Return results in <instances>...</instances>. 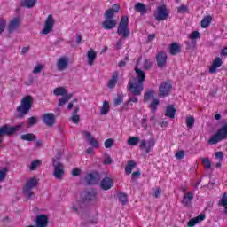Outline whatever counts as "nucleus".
<instances>
[{"mask_svg":"<svg viewBox=\"0 0 227 227\" xmlns=\"http://www.w3.org/2000/svg\"><path fill=\"white\" fill-rule=\"evenodd\" d=\"M135 72L137 74V78L134 79V82H129V90L131 95L139 96L143 90H145L144 82L146 79V73L139 69V67H135Z\"/></svg>","mask_w":227,"mask_h":227,"instance_id":"f257e3e1","label":"nucleus"},{"mask_svg":"<svg viewBox=\"0 0 227 227\" xmlns=\"http://www.w3.org/2000/svg\"><path fill=\"white\" fill-rule=\"evenodd\" d=\"M81 198L82 201H78L77 205L73 206L72 210H74V212H81V210L84 208L85 203H90V201L97 200V192L95 190L85 191L82 193Z\"/></svg>","mask_w":227,"mask_h":227,"instance_id":"f03ea898","label":"nucleus"},{"mask_svg":"<svg viewBox=\"0 0 227 227\" xmlns=\"http://www.w3.org/2000/svg\"><path fill=\"white\" fill-rule=\"evenodd\" d=\"M33 98L31 96H27L22 98L20 105L16 108V111L20 113L16 116L19 120L24 118L26 114H28L29 111H31V107L33 106Z\"/></svg>","mask_w":227,"mask_h":227,"instance_id":"7ed1b4c3","label":"nucleus"},{"mask_svg":"<svg viewBox=\"0 0 227 227\" xmlns=\"http://www.w3.org/2000/svg\"><path fill=\"white\" fill-rule=\"evenodd\" d=\"M104 19L106 20L102 23V27L106 31L113 29L114 27V6L106 11Z\"/></svg>","mask_w":227,"mask_h":227,"instance_id":"20e7f679","label":"nucleus"},{"mask_svg":"<svg viewBox=\"0 0 227 227\" xmlns=\"http://www.w3.org/2000/svg\"><path fill=\"white\" fill-rule=\"evenodd\" d=\"M24 129V122H20L15 126H10L9 124H4L0 127V137L2 136H13V134H17V132H20Z\"/></svg>","mask_w":227,"mask_h":227,"instance_id":"39448f33","label":"nucleus"},{"mask_svg":"<svg viewBox=\"0 0 227 227\" xmlns=\"http://www.w3.org/2000/svg\"><path fill=\"white\" fill-rule=\"evenodd\" d=\"M117 34L121 36V38H129L130 36V29H129V17L122 16L119 27L117 28Z\"/></svg>","mask_w":227,"mask_h":227,"instance_id":"423d86ee","label":"nucleus"},{"mask_svg":"<svg viewBox=\"0 0 227 227\" xmlns=\"http://www.w3.org/2000/svg\"><path fill=\"white\" fill-rule=\"evenodd\" d=\"M227 137V123L220 128L217 132L209 138L208 145H217L220 141H223Z\"/></svg>","mask_w":227,"mask_h":227,"instance_id":"0eeeda50","label":"nucleus"},{"mask_svg":"<svg viewBox=\"0 0 227 227\" xmlns=\"http://www.w3.org/2000/svg\"><path fill=\"white\" fill-rule=\"evenodd\" d=\"M59 157H57L52 160L53 176H55L57 180H61L63 175H65V165L59 161Z\"/></svg>","mask_w":227,"mask_h":227,"instance_id":"6e6552de","label":"nucleus"},{"mask_svg":"<svg viewBox=\"0 0 227 227\" xmlns=\"http://www.w3.org/2000/svg\"><path fill=\"white\" fill-rule=\"evenodd\" d=\"M36 185H38V180L35 179V177H32L26 182L23 188V194L27 198V200H31V198H33V192H31V190L35 189Z\"/></svg>","mask_w":227,"mask_h":227,"instance_id":"1a4fd4ad","label":"nucleus"},{"mask_svg":"<svg viewBox=\"0 0 227 227\" xmlns=\"http://www.w3.org/2000/svg\"><path fill=\"white\" fill-rule=\"evenodd\" d=\"M168 17H169L168 7L165 4L158 6L156 12H154L155 20L158 22H161V20H166Z\"/></svg>","mask_w":227,"mask_h":227,"instance_id":"9d476101","label":"nucleus"},{"mask_svg":"<svg viewBox=\"0 0 227 227\" xmlns=\"http://www.w3.org/2000/svg\"><path fill=\"white\" fill-rule=\"evenodd\" d=\"M102 179V176L98 172L89 173L84 177L85 185H97Z\"/></svg>","mask_w":227,"mask_h":227,"instance_id":"9b49d317","label":"nucleus"},{"mask_svg":"<svg viewBox=\"0 0 227 227\" xmlns=\"http://www.w3.org/2000/svg\"><path fill=\"white\" fill-rule=\"evenodd\" d=\"M54 24H56V21L54 20L52 14H50L46 18L44 28L41 31V35H49V33L52 31Z\"/></svg>","mask_w":227,"mask_h":227,"instance_id":"f8f14e48","label":"nucleus"},{"mask_svg":"<svg viewBox=\"0 0 227 227\" xmlns=\"http://www.w3.org/2000/svg\"><path fill=\"white\" fill-rule=\"evenodd\" d=\"M173 86L169 82H163L159 87V97H168L171 93Z\"/></svg>","mask_w":227,"mask_h":227,"instance_id":"ddd939ff","label":"nucleus"},{"mask_svg":"<svg viewBox=\"0 0 227 227\" xmlns=\"http://www.w3.org/2000/svg\"><path fill=\"white\" fill-rule=\"evenodd\" d=\"M153 146H155V139L150 138L148 141L142 140L139 148L140 150H143V152H145V153H150Z\"/></svg>","mask_w":227,"mask_h":227,"instance_id":"4468645a","label":"nucleus"},{"mask_svg":"<svg viewBox=\"0 0 227 227\" xmlns=\"http://www.w3.org/2000/svg\"><path fill=\"white\" fill-rule=\"evenodd\" d=\"M156 63L158 68L166 67V63H168V54L165 51H160L156 55Z\"/></svg>","mask_w":227,"mask_h":227,"instance_id":"2eb2a0df","label":"nucleus"},{"mask_svg":"<svg viewBox=\"0 0 227 227\" xmlns=\"http://www.w3.org/2000/svg\"><path fill=\"white\" fill-rule=\"evenodd\" d=\"M43 123L47 127H53L56 123V116L52 113H47L43 114Z\"/></svg>","mask_w":227,"mask_h":227,"instance_id":"dca6fc26","label":"nucleus"},{"mask_svg":"<svg viewBox=\"0 0 227 227\" xmlns=\"http://www.w3.org/2000/svg\"><path fill=\"white\" fill-rule=\"evenodd\" d=\"M49 226V216L47 215H38L35 218V227H47Z\"/></svg>","mask_w":227,"mask_h":227,"instance_id":"f3484780","label":"nucleus"},{"mask_svg":"<svg viewBox=\"0 0 227 227\" xmlns=\"http://www.w3.org/2000/svg\"><path fill=\"white\" fill-rule=\"evenodd\" d=\"M113 185H114V181L107 176L104 177L99 183V188L102 189V191H109Z\"/></svg>","mask_w":227,"mask_h":227,"instance_id":"a211bd4d","label":"nucleus"},{"mask_svg":"<svg viewBox=\"0 0 227 227\" xmlns=\"http://www.w3.org/2000/svg\"><path fill=\"white\" fill-rule=\"evenodd\" d=\"M20 26V19L18 17L13 18L9 22V25L7 27V31H8L9 35H11V33H13V31H15V29H17Z\"/></svg>","mask_w":227,"mask_h":227,"instance_id":"6ab92c4d","label":"nucleus"},{"mask_svg":"<svg viewBox=\"0 0 227 227\" xmlns=\"http://www.w3.org/2000/svg\"><path fill=\"white\" fill-rule=\"evenodd\" d=\"M194 198V192H189L188 193L184 194L182 204L184 207H191V203L192 202V199Z\"/></svg>","mask_w":227,"mask_h":227,"instance_id":"aec40b11","label":"nucleus"},{"mask_svg":"<svg viewBox=\"0 0 227 227\" xmlns=\"http://www.w3.org/2000/svg\"><path fill=\"white\" fill-rule=\"evenodd\" d=\"M223 65V59L221 58L217 57L213 61L211 67H209V73L210 74H215L217 72V68Z\"/></svg>","mask_w":227,"mask_h":227,"instance_id":"412c9836","label":"nucleus"},{"mask_svg":"<svg viewBox=\"0 0 227 227\" xmlns=\"http://www.w3.org/2000/svg\"><path fill=\"white\" fill-rule=\"evenodd\" d=\"M87 58L88 65H90V67H93L95 59H97V51H95L93 49H90L87 52Z\"/></svg>","mask_w":227,"mask_h":227,"instance_id":"4be33fe9","label":"nucleus"},{"mask_svg":"<svg viewBox=\"0 0 227 227\" xmlns=\"http://www.w3.org/2000/svg\"><path fill=\"white\" fill-rule=\"evenodd\" d=\"M83 134L87 141L89 142V145H90L94 148H98V142L95 138H93V136L91 135V133L88 131H84Z\"/></svg>","mask_w":227,"mask_h":227,"instance_id":"5701e85b","label":"nucleus"},{"mask_svg":"<svg viewBox=\"0 0 227 227\" xmlns=\"http://www.w3.org/2000/svg\"><path fill=\"white\" fill-rule=\"evenodd\" d=\"M68 67V59L67 57H62L59 59L57 62L58 70L63 71Z\"/></svg>","mask_w":227,"mask_h":227,"instance_id":"b1692460","label":"nucleus"},{"mask_svg":"<svg viewBox=\"0 0 227 227\" xmlns=\"http://www.w3.org/2000/svg\"><path fill=\"white\" fill-rule=\"evenodd\" d=\"M205 215H200L197 217L192 218L189 222H188V226L189 227H194L196 226V224H198V223H201V221H205Z\"/></svg>","mask_w":227,"mask_h":227,"instance_id":"393cba45","label":"nucleus"},{"mask_svg":"<svg viewBox=\"0 0 227 227\" xmlns=\"http://www.w3.org/2000/svg\"><path fill=\"white\" fill-rule=\"evenodd\" d=\"M180 44L178 43H173L170 44L169 52L172 56H176V54H180Z\"/></svg>","mask_w":227,"mask_h":227,"instance_id":"a878e982","label":"nucleus"},{"mask_svg":"<svg viewBox=\"0 0 227 227\" xmlns=\"http://www.w3.org/2000/svg\"><path fill=\"white\" fill-rule=\"evenodd\" d=\"M117 200L119 201V203H121V205H127V203H129V199L127 197V194L123 192H119L117 193Z\"/></svg>","mask_w":227,"mask_h":227,"instance_id":"bb28decb","label":"nucleus"},{"mask_svg":"<svg viewBox=\"0 0 227 227\" xmlns=\"http://www.w3.org/2000/svg\"><path fill=\"white\" fill-rule=\"evenodd\" d=\"M137 166V163L134 161V160H130L127 162V165L125 167V173L126 175H130L132 173V169Z\"/></svg>","mask_w":227,"mask_h":227,"instance_id":"cd10ccee","label":"nucleus"},{"mask_svg":"<svg viewBox=\"0 0 227 227\" xmlns=\"http://www.w3.org/2000/svg\"><path fill=\"white\" fill-rule=\"evenodd\" d=\"M38 3V0H24L21 2V6L24 8H35L36 6V4Z\"/></svg>","mask_w":227,"mask_h":227,"instance_id":"c85d7f7f","label":"nucleus"},{"mask_svg":"<svg viewBox=\"0 0 227 227\" xmlns=\"http://www.w3.org/2000/svg\"><path fill=\"white\" fill-rule=\"evenodd\" d=\"M176 113V109H175V106L173 105H169L167 106L165 116H168V118H175V114Z\"/></svg>","mask_w":227,"mask_h":227,"instance_id":"c756f323","label":"nucleus"},{"mask_svg":"<svg viewBox=\"0 0 227 227\" xmlns=\"http://www.w3.org/2000/svg\"><path fill=\"white\" fill-rule=\"evenodd\" d=\"M79 109H80L79 106L75 107L72 113V117H71L73 123H75L76 125H78L79 121H81V116L77 114V113H79Z\"/></svg>","mask_w":227,"mask_h":227,"instance_id":"7c9ffc66","label":"nucleus"},{"mask_svg":"<svg viewBox=\"0 0 227 227\" xmlns=\"http://www.w3.org/2000/svg\"><path fill=\"white\" fill-rule=\"evenodd\" d=\"M53 94L56 95V97H65V95L68 94V90H67V89L64 87H57L53 90Z\"/></svg>","mask_w":227,"mask_h":227,"instance_id":"2f4dec72","label":"nucleus"},{"mask_svg":"<svg viewBox=\"0 0 227 227\" xmlns=\"http://www.w3.org/2000/svg\"><path fill=\"white\" fill-rule=\"evenodd\" d=\"M21 141H36V135L33 133L23 134L20 136Z\"/></svg>","mask_w":227,"mask_h":227,"instance_id":"473e14b6","label":"nucleus"},{"mask_svg":"<svg viewBox=\"0 0 227 227\" xmlns=\"http://www.w3.org/2000/svg\"><path fill=\"white\" fill-rule=\"evenodd\" d=\"M219 207H223L225 208V213H227V193H223L222 198L218 202Z\"/></svg>","mask_w":227,"mask_h":227,"instance_id":"72a5a7b5","label":"nucleus"},{"mask_svg":"<svg viewBox=\"0 0 227 227\" xmlns=\"http://www.w3.org/2000/svg\"><path fill=\"white\" fill-rule=\"evenodd\" d=\"M136 12H139V13H146V5L143 3H137L135 5Z\"/></svg>","mask_w":227,"mask_h":227,"instance_id":"f704fd0d","label":"nucleus"},{"mask_svg":"<svg viewBox=\"0 0 227 227\" xmlns=\"http://www.w3.org/2000/svg\"><path fill=\"white\" fill-rule=\"evenodd\" d=\"M210 22H212V16H206L202 20H201V27L204 29L206 27H208L210 26Z\"/></svg>","mask_w":227,"mask_h":227,"instance_id":"c9c22d12","label":"nucleus"},{"mask_svg":"<svg viewBox=\"0 0 227 227\" xmlns=\"http://www.w3.org/2000/svg\"><path fill=\"white\" fill-rule=\"evenodd\" d=\"M109 113V101H104L103 106L100 110V114L104 116Z\"/></svg>","mask_w":227,"mask_h":227,"instance_id":"e433bc0d","label":"nucleus"},{"mask_svg":"<svg viewBox=\"0 0 227 227\" xmlns=\"http://www.w3.org/2000/svg\"><path fill=\"white\" fill-rule=\"evenodd\" d=\"M159 104H160L159 99H157V98L153 99V101L149 105V107H150L152 113H155L157 111V107H158Z\"/></svg>","mask_w":227,"mask_h":227,"instance_id":"4c0bfd02","label":"nucleus"},{"mask_svg":"<svg viewBox=\"0 0 227 227\" xmlns=\"http://www.w3.org/2000/svg\"><path fill=\"white\" fill-rule=\"evenodd\" d=\"M154 91L153 90H150L149 91L145 92V94L144 95V102H150L151 98H153V95H154Z\"/></svg>","mask_w":227,"mask_h":227,"instance_id":"58836bf2","label":"nucleus"},{"mask_svg":"<svg viewBox=\"0 0 227 227\" xmlns=\"http://www.w3.org/2000/svg\"><path fill=\"white\" fill-rule=\"evenodd\" d=\"M139 143V138L138 137H131L128 139V145L130 146H137Z\"/></svg>","mask_w":227,"mask_h":227,"instance_id":"ea45409f","label":"nucleus"},{"mask_svg":"<svg viewBox=\"0 0 227 227\" xmlns=\"http://www.w3.org/2000/svg\"><path fill=\"white\" fill-rule=\"evenodd\" d=\"M195 119L193 116L186 117V126L188 129H192L194 127Z\"/></svg>","mask_w":227,"mask_h":227,"instance_id":"a19ab883","label":"nucleus"},{"mask_svg":"<svg viewBox=\"0 0 227 227\" xmlns=\"http://www.w3.org/2000/svg\"><path fill=\"white\" fill-rule=\"evenodd\" d=\"M27 126L28 127H35L36 123H38V118L32 116L27 119Z\"/></svg>","mask_w":227,"mask_h":227,"instance_id":"79ce46f5","label":"nucleus"},{"mask_svg":"<svg viewBox=\"0 0 227 227\" xmlns=\"http://www.w3.org/2000/svg\"><path fill=\"white\" fill-rule=\"evenodd\" d=\"M186 43V49H189L190 51H194L196 49V43L197 42L196 41H186L185 42Z\"/></svg>","mask_w":227,"mask_h":227,"instance_id":"37998d69","label":"nucleus"},{"mask_svg":"<svg viewBox=\"0 0 227 227\" xmlns=\"http://www.w3.org/2000/svg\"><path fill=\"white\" fill-rule=\"evenodd\" d=\"M6 175H8V168H4L0 170V182H4L6 180Z\"/></svg>","mask_w":227,"mask_h":227,"instance_id":"c03bdc74","label":"nucleus"},{"mask_svg":"<svg viewBox=\"0 0 227 227\" xmlns=\"http://www.w3.org/2000/svg\"><path fill=\"white\" fill-rule=\"evenodd\" d=\"M202 163L204 164L205 169H210L212 168V162H210V159L202 158Z\"/></svg>","mask_w":227,"mask_h":227,"instance_id":"a18cd8bd","label":"nucleus"},{"mask_svg":"<svg viewBox=\"0 0 227 227\" xmlns=\"http://www.w3.org/2000/svg\"><path fill=\"white\" fill-rule=\"evenodd\" d=\"M190 40L192 41H196L198 40L199 38H201V34H200V32L198 31H194L192 32L190 36H189Z\"/></svg>","mask_w":227,"mask_h":227,"instance_id":"49530a36","label":"nucleus"},{"mask_svg":"<svg viewBox=\"0 0 227 227\" xmlns=\"http://www.w3.org/2000/svg\"><path fill=\"white\" fill-rule=\"evenodd\" d=\"M42 164V161H40L39 160H34L32 161L31 165H30V169L31 171H35V169L38 168V166H40Z\"/></svg>","mask_w":227,"mask_h":227,"instance_id":"de8ad7c7","label":"nucleus"},{"mask_svg":"<svg viewBox=\"0 0 227 227\" xmlns=\"http://www.w3.org/2000/svg\"><path fill=\"white\" fill-rule=\"evenodd\" d=\"M143 67L145 70H150L152 68V61L149 59H145L143 63Z\"/></svg>","mask_w":227,"mask_h":227,"instance_id":"09e8293b","label":"nucleus"},{"mask_svg":"<svg viewBox=\"0 0 227 227\" xmlns=\"http://www.w3.org/2000/svg\"><path fill=\"white\" fill-rule=\"evenodd\" d=\"M132 102L134 104H137V102H138L137 98H136V97L129 98V100L127 101V103L124 105L123 109H127V106H129V104H132Z\"/></svg>","mask_w":227,"mask_h":227,"instance_id":"8fccbe9b","label":"nucleus"},{"mask_svg":"<svg viewBox=\"0 0 227 227\" xmlns=\"http://www.w3.org/2000/svg\"><path fill=\"white\" fill-rule=\"evenodd\" d=\"M6 29V20L0 19V35L3 34V31Z\"/></svg>","mask_w":227,"mask_h":227,"instance_id":"3c124183","label":"nucleus"},{"mask_svg":"<svg viewBox=\"0 0 227 227\" xmlns=\"http://www.w3.org/2000/svg\"><path fill=\"white\" fill-rule=\"evenodd\" d=\"M123 103V93L118 95L117 98L115 99V106H120V104Z\"/></svg>","mask_w":227,"mask_h":227,"instance_id":"603ef678","label":"nucleus"},{"mask_svg":"<svg viewBox=\"0 0 227 227\" xmlns=\"http://www.w3.org/2000/svg\"><path fill=\"white\" fill-rule=\"evenodd\" d=\"M160 194H162V189L156 188L154 190V193H153V198H160Z\"/></svg>","mask_w":227,"mask_h":227,"instance_id":"864d4df0","label":"nucleus"},{"mask_svg":"<svg viewBox=\"0 0 227 227\" xmlns=\"http://www.w3.org/2000/svg\"><path fill=\"white\" fill-rule=\"evenodd\" d=\"M184 156H185V153L183 150L177 152L175 155L176 159H178L179 160L184 159Z\"/></svg>","mask_w":227,"mask_h":227,"instance_id":"5fc2aeb1","label":"nucleus"},{"mask_svg":"<svg viewBox=\"0 0 227 227\" xmlns=\"http://www.w3.org/2000/svg\"><path fill=\"white\" fill-rule=\"evenodd\" d=\"M114 143V140H113L112 138L106 139L105 141V147L106 148H111V146H113Z\"/></svg>","mask_w":227,"mask_h":227,"instance_id":"6e6d98bb","label":"nucleus"},{"mask_svg":"<svg viewBox=\"0 0 227 227\" xmlns=\"http://www.w3.org/2000/svg\"><path fill=\"white\" fill-rule=\"evenodd\" d=\"M188 11L189 9L185 5H181L179 8H177L178 13H185Z\"/></svg>","mask_w":227,"mask_h":227,"instance_id":"4d7b16f0","label":"nucleus"},{"mask_svg":"<svg viewBox=\"0 0 227 227\" xmlns=\"http://www.w3.org/2000/svg\"><path fill=\"white\" fill-rule=\"evenodd\" d=\"M67 102H68V99L66 98V97H62L61 98L59 99V106H65L67 104Z\"/></svg>","mask_w":227,"mask_h":227,"instance_id":"13d9d810","label":"nucleus"},{"mask_svg":"<svg viewBox=\"0 0 227 227\" xmlns=\"http://www.w3.org/2000/svg\"><path fill=\"white\" fill-rule=\"evenodd\" d=\"M107 87L110 88V90H113V88H114V74L112 75V78L109 81Z\"/></svg>","mask_w":227,"mask_h":227,"instance_id":"bf43d9fd","label":"nucleus"},{"mask_svg":"<svg viewBox=\"0 0 227 227\" xmlns=\"http://www.w3.org/2000/svg\"><path fill=\"white\" fill-rule=\"evenodd\" d=\"M42 68H43L42 65H38V66H36V67L34 68L33 73H34V74H40V73L42 72Z\"/></svg>","mask_w":227,"mask_h":227,"instance_id":"052dcab7","label":"nucleus"},{"mask_svg":"<svg viewBox=\"0 0 227 227\" xmlns=\"http://www.w3.org/2000/svg\"><path fill=\"white\" fill-rule=\"evenodd\" d=\"M105 164H111L113 162V159H111V156L109 155H106L105 156V160H104Z\"/></svg>","mask_w":227,"mask_h":227,"instance_id":"680f3d73","label":"nucleus"},{"mask_svg":"<svg viewBox=\"0 0 227 227\" xmlns=\"http://www.w3.org/2000/svg\"><path fill=\"white\" fill-rule=\"evenodd\" d=\"M73 176H79L81 175V170L79 168H74L72 171Z\"/></svg>","mask_w":227,"mask_h":227,"instance_id":"e2e57ef3","label":"nucleus"},{"mask_svg":"<svg viewBox=\"0 0 227 227\" xmlns=\"http://www.w3.org/2000/svg\"><path fill=\"white\" fill-rule=\"evenodd\" d=\"M82 42V35L81 34H76V43L79 45Z\"/></svg>","mask_w":227,"mask_h":227,"instance_id":"0e129e2a","label":"nucleus"},{"mask_svg":"<svg viewBox=\"0 0 227 227\" xmlns=\"http://www.w3.org/2000/svg\"><path fill=\"white\" fill-rule=\"evenodd\" d=\"M142 127L145 130L148 129V124H146V118L142 119Z\"/></svg>","mask_w":227,"mask_h":227,"instance_id":"69168bd1","label":"nucleus"},{"mask_svg":"<svg viewBox=\"0 0 227 227\" xmlns=\"http://www.w3.org/2000/svg\"><path fill=\"white\" fill-rule=\"evenodd\" d=\"M215 155L216 159H223L224 157V154L223 153V152H216Z\"/></svg>","mask_w":227,"mask_h":227,"instance_id":"338daca9","label":"nucleus"},{"mask_svg":"<svg viewBox=\"0 0 227 227\" xmlns=\"http://www.w3.org/2000/svg\"><path fill=\"white\" fill-rule=\"evenodd\" d=\"M221 56H227V47L222 50Z\"/></svg>","mask_w":227,"mask_h":227,"instance_id":"774afa93","label":"nucleus"}]
</instances>
